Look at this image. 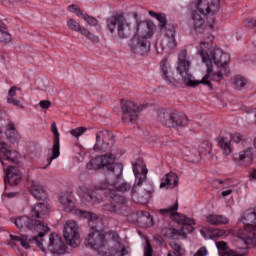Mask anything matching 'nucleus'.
Returning <instances> with one entry per match:
<instances>
[{
    "label": "nucleus",
    "mask_w": 256,
    "mask_h": 256,
    "mask_svg": "<svg viewBox=\"0 0 256 256\" xmlns=\"http://www.w3.org/2000/svg\"><path fill=\"white\" fill-rule=\"evenodd\" d=\"M30 193L39 201H44V199H47V192L45 191V188L39 184V182L32 183Z\"/></svg>",
    "instance_id": "c85d7f7f"
},
{
    "label": "nucleus",
    "mask_w": 256,
    "mask_h": 256,
    "mask_svg": "<svg viewBox=\"0 0 256 256\" xmlns=\"http://www.w3.org/2000/svg\"><path fill=\"white\" fill-rule=\"evenodd\" d=\"M216 246H217L219 253H225L228 250L227 243H225L224 241L217 242Z\"/></svg>",
    "instance_id": "a18cd8bd"
},
{
    "label": "nucleus",
    "mask_w": 256,
    "mask_h": 256,
    "mask_svg": "<svg viewBox=\"0 0 256 256\" xmlns=\"http://www.w3.org/2000/svg\"><path fill=\"white\" fill-rule=\"evenodd\" d=\"M79 193L87 203H90V205H99V203L103 202V196H101V193L97 190L93 191L87 186H80Z\"/></svg>",
    "instance_id": "412c9836"
},
{
    "label": "nucleus",
    "mask_w": 256,
    "mask_h": 256,
    "mask_svg": "<svg viewBox=\"0 0 256 256\" xmlns=\"http://www.w3.org/2000/svg\"><path fill=\"white\" fill-rule=\"evenodd\" d=\"M160 73L166 83H179L181 81V78H177L173 73V68L167 58L162 59L160 62Z\"/></svg>",
    "instance_id": "4be33fe9"
},
{
    "label": "nucleus",
    "mask_w": 256,
    "mask_h": 256,
    "mask_svg": "<svg viewBox=\"0 0 256 256\" xmlns=\"http://www.w3.org/2000/svg\"><path fill=\"white\" fill-rule=\"evenodd\" d=\"M59 203L62 205L66 213H74L77 217L81 219H90L95 221L97 219V214H93L81 209H75V202H73V196L69 192H62L59 196Z\"/></svg>",
    "instance_id": "9b49d317"
},
{
    "label": "nucleus",
    "mask_w": 256,
    "mask_h": 256,
    "mask_svg": "<svg viewBox=\"0 0 256 256\" xmlns=\"http://www.w3.org/2000/svg\"><path fill=\"white\" fill-rule=\"evenodd\" d=\"M219 256H245L244 253H239L232 249H228L225 252H219Z\"/></svg>",
    "instance_id": "37998d69"
},
{
    "label": "nucleus",
    "mask_w": 256,
    "mask_h": 256,
    "mask_svg": "<svg viewBox=\"0 0 256 256\" xmlns=\"http://www.w3.org/2000/svg\"><path fill=\"white\" fill-rule=\"evenodd\" d=\"M81 35L87 37V39H89V41H91L92 43H99V36L91 33V31L87 30V28L82 29Z\"/></svg>",
    "instance_id": "58836bf2"
},
{
    "label": "nucleus",
    "mask_w": 256,
    "mask_h": 256,
    "mask_svg": "<svg viewBox=\"0 0 256 256\" xmlns=\"http://www.w3.org/2000/svg\"><path fill=\"white\" fill-rule=\"evenodd\" d=\"M248 26L249 27H256V19H250L248 21Z\"/></svg>",
    "instance_id": "603ef678"
},
{
    "label": "nucleus",
    "mask_w": 256,
    "mask_h": 256,
    "mask_svg": "<svg viewBox=\"0 0 256 256\" xmlns=\"http://www.w3.org/2000/svg\"><path fill=\"white\" fill-rule=\"evenodd\" d=\"M4 171L7 174L8 183H10V185H19L21 179H23V174H21V171L14 166H8V168L4 169Z\"/></svg>",
    "instance_id": "393cba45"
},
{
    "label": "nucleus",
    "mask_w": 256,
    "mask_h": 256,
    "mask_svg": "<svg viewBox=\"0 0 256 256\" xmlns=\"http://www.w3.org/2000/svg\"><path fill=\"white\" fill-rule=\"evenodd\" d=\"M159 119L165 127L170 129L187 126V116L177 112V110L166 111L159 115Z\"/></svg>",
    "instance_id": "ddd939ff"
},
{
    "label": "nucleus",
    "mask_w": 256,
    "mask_h": 256,
    "mask_svg": "<svg viewBox=\"0 0 256 256\" xmlns=\"http://www.w3.org/2000/svg\"><path fill=\"white\" fill-rule=\"evenodd\" d=\"M196 9L201 15H215L221 9L220 0H196Z\"/></svg>",
    "instance_id": "dca6fc26"
},
{
    "label": "nucleus",
    "mask_w": 256,
    "mask_h": 256,
    "mask_svg": "<svg viewBox=\"0 0 256 256\" xmlns=\"http://www.w3.org/2000/svg\"><path fill=\"white\" fill-rule=\"evenodd\" d=\"M115 145V136L113 132L108 130H102L96 134V143L94 145V151H102L103 153L111 151Z\"/></svg>",
    "instance_id": "4468645a"
},
{
    "label": "nucleus",
    "mask_w": 256,
    "mask_h": 256,
    "mask_svg": "<svg viewBox=\"0 0 256 256\" xmlns=\"http://www.w3.org/2000/svg\"><path fill=\"white\" fill-rule=\"evenodd\" d=\"M133 173L135 175V183L131 191L132 200L134 203H139L140 205H147L149 199L153 197L155 189L153 185L148 184L143 186V183L147 181V166L142 158H138L136 161L132 162Z\"/></svg>",
    "instance_id": "39448f33"
},
{
    "label": "nucleus",
    "mask_w": 256,
    "mask_h": 256,
    "mask_svg": "<svg viewBox=\"0 0 256 256\" xmlns=\"http://www.w3.org/2000/svg\"><path fill=\"white\" fill-rule=\"evenodd\" d=\"M191 27L195 33H203L205 31V19L195 10L192 12Z\"/></svg>",
    "instance_id": "bb28decb"
},
{
    "label": "nucleus",
    "mask_w": 256,
    "mask_h": 256,
    "mask_svg": "<svg viewBox=\"0 0 256 256\" xmlns=\"http://www.w3.org/2000/svg\"><path fill=\"white\" fill-rule=\"evenodd\" d=\"M232 193H233V190L228 189V190L222 192V197H227V196L231 195Z\"/></svg>",
    "instance_id": "8fccbe9b"
},
{
    "label": "nucleus",
    "mask_w": 256,
    "mask_h": 256,
    "mask_svg": "<svg viewBox=\"0 0 256 256\" xmlns=\"http://www.w3.org/2000/svg\"><path fill=\"white\" fill-rule=\"evenodd\" d=\"M5 135L10 143H17L21 138L15 129V124L13 122L8 123Z\"/></svg>",
    "instance_id": "7c9ffc66"
},
{
    "label": "nucleus",
    "mask_w": 256,
    "mask_h": 256,
    "mask_svg": "<svg viewBox=\"0 0 256 256\" xmlns=\"http://www.w3.org/2000/svg\"><path fill=\"white\" fill-rule=\"evenodd\" d=\"M12 37L9 32H7V25L0 20V42L1 43H11Z\"/></svg>",
    "instance_id": "473e14b6"
},
{
    "label": "nucleus",
    "mask_w": 256,
    "mask_h": 256,
    "mask_svg": "<svg viewBox=\"0 0 256 256\" xmlns=\"http://www.w3.org/2000/svg\"><path fill=\"white\" fill-rule=\"evenodd\" d=\"M86 168L90 171H97L98 169L111 171L117 181H119V175L123 172V167L115 163V157L111 153L97 156L86 165Z\"/></svg>",
    "instance_id": "1a4fd4ad"
},
{
    "label": "nucleus",
    "mask_w": 256,
    "mask_h": 256,
    "mask_svg": "<svg viewBox=\"0 0 256 256\" xmlns=\"http://www.w3.org/2000/svg\"><path fill=\"white\" fill-rule=\"evenodd\" d=\"M215 37L208 34L205 41L200 42L198 53L203 63L207 65V74L201 79L196 80L191 71V59L186 49L180 50L178 60L176 62V71L180 75V79L186 87H197L198 85H207L211 87V81H223L230 73L229 61L231 56L223 52L220 48H213L209 52V45L213 43ZM210 79V80H209Z\"/></svg>",
    "instance_id": "f257e3e1"
},
{
    "label": "nucleus",
    "mask_w": 256,
    "mask_h": 256,
    "mask_svg": "<svg viewBox=\"0 0 256 256\" xmlns=\"http://www.w3.org/2000/svg\"><path fill=\"white\" fill-rule=\"evenodd\" d=\"M68 9L72 13H76V11L79 10V8L77 6H75V5L69 6Z\"/></svg>",
    "instance_id": "864d4df0"
},
{
    "label": "nucleus",
    "mask_w": 256,
    "mask_h": 256,
    "mask_svg": "<svg viewBox=\"0 0 256 256\" xmlns=\"http://www.w3.org/2000/svg\"><path fill=\"white\" fill-rule=\"evenodd\" d=\"M225 233H227V231L223 229H215L211 232V239H219L221 237H225Z\"/></svg>",
    "instance_id": "79ce46f5"
},
{
    "label": "nucleus",
    "mask_w": 256,
    "mask_h": 256,
    "mask_svg": "<svg viewBox=\"0 0 256 256\" xmlns=\"http://www.w3.org/2000/svg\"><path fill=\"white\" fill-rule=\"evenodd\" d=\"M231 141L234 143H241V141H245V136H243L241 133L231 134Z\"/></svg>",
    "instance_id": "c03bdc74"
},
{
    "label": "nucleus",
    "mask_w": 256,
    "mask_h": 256,
    "mask_svg": "<svg viewBox=\"0 0 256 256\" xmlns=\"http://www.w3.org/2000/svg\"><path fill=\"white\" fill-rule=\"evenodd\" d=\"M11 223H14L18 229H24V231H39L38 236H35L33 238H28L25 235L22 236H15L13 234L10 235L11 241H16L17 243H20V245L24 249H30L31 241H35L37 247L41 249L43 253L47 251V248L45 247V233H49V227L43 223L41 220H33L28 216H20L17 218H11Z\"/></svg>",
    "instance_id": "7ed1b4c3"
},
{
    "label": "nucleus",
    "mask_w": 256,
    "mask_h": 256,
    "mask_svg": "<svg viewBox=\"0 0 256 256\" xmlns=\"http://www.w3.org/2000/svg\"><path fill=\"white\" fill-rule=\"evenodd\" d=\"M77 15V17H81L83 19V16H86L87 14H84L83 11H81L80 8H78V10L75 13Z\"/></svg>",
    "instance_id": "3c124183"
},
{
    "label": "nucleus",
    "mask_w": 256,
    "mask_h": 256,
    "mask_svg": "<svg viewBox=\"0 0 256 256\" xmlns=\"http://www.w3.org/2000/svg\"><path fill=\"white\" fill-rule=\"evenodd\" d=\"M21 101H23V90L20 87L12 86L8 91L7 103L23 109Z\"/></svg>",
    "instance_id": "5701e85b"
},
{
    "label": "nucleus",
    "mask_w": 256,
    "mask_h": 256,
    "mask_svg": "<svg viewBox=\"0 0 256 256\" xmlns=\"http://www.w3.org/2000/svg\"><path fill=\"white\" fill-rule=\"evenodd\" d=\"M51 132L54 135L52 147L49 150L47 156V165H51L53 160L57 159L61 155V142L59 139V130L57 129V124L53 122L51 124Z\"/></svg>",
    "instance_id": "f3484780"
},
{
    "label": "nucleus",
    "mask_w": 256,
    "mask_h": 256,
    "mask_svg": "<svg viewBox=\"0 0 256 256\" xmlns=\"http://www.w3.org/2000/svg\"><path fill=\"white\" fill-rule=\"evenodd\" d=\"M83 19L84 21H86L87 25H90L91 27H97V25L99 24L97 18L89 16L88 14H86V16H83Z\"/></svg>",
    "instance_id": "a19ab883"
},
{
    "label": "nucleus",
    "mask_w": 256,
    "mask_h": 256,
    "mask_svg": "<svg viewBox=\"0 0 256 256\" xmlns=\"http://www.w3.org/2000/svg\"><path fill=\"white\" fill-rule=\"evenodd\" d=\"M167 256H173V253H168V255Z\"/></svg>",
    "instance_id": "4d7b16f0"
},
{
    "label": "nucleus",
    "mask_w": 256,
    "mask_h": 256,
    "mask_svg": "<svg viewBox=\"0 0 256 256\" xmlns=\"http://www.w3.org/2000/svg\"><path fill=\"white\" fill-rule=\"evenodd\" d=\"M170 247L173 249V252H169V253H172L173 256L185 255V249L181 247V245L177 244V242H172L170 244Z\"/></svg>",
    "instance_id": "4c0bfd02"
},
{
    "label": "nucleus",
    "mask_w": 256,
    "mask_h": 256,
    "mask_svg": "<svg viewBox=\"0 0 256 256\" xmlns=\"http://www.w3.org/2000/svg\"><path fill=\"white\" fill-rule=\"evenodd\" d=\"M217 183H219V185H223V180H217Z\"/></svg>",
    "instance_id": "6e6d98bb"
},
{
    "label": "nucleus",
    "mask_w": 256,
    "mask_h": 256,
    "mask_svg": "<svg viewBox=\"0 0 256 256\" xmlns=\"http://www.w3.org/2000/svg\"><path fill=\"white\" fill-rule=\"evenodd\" d=\"M194 256H207V248L206 247H201L195 254Z\"/></svg>",
    "instance_id": "de8ad7c7"
},
{
    "label": "nucleus",
    "mask_w": 256,
    "mask_h": 256,
    "mask_svg": "<svg viewBox=\"0 0 256 256\" xmlns=\"http://www.w3.org/2000/svg\"><path fill=\"white\" fill-rule=\"evenodd\" d=\"M67 25H68V29H70V31H75L76 33H79L81 35V31H83V29H86L85 27H81V24H79V22H77L75 19H69L67 21Z\"/></svg>",
    "instance_id": "e433bc0d"
},
{
    "label": "nucleus",
    "mask_w": 256,
    "mask_h": 256,
    "mask_svg": "<svg viewBox=\"0 0 256 256\" xmlns=\"http://www.w3.org/2000/svg\"><path fill=\"white\" fill-rule=\"evenodd\" d=\"M232 85H234L235 89H238V91H241V89L245 88L247 85V79L243 76H234L232 78Z\"/></svg>",
    "instance_id": "f704fd0d"
},
{
    "label": "nucleus",
    "mask_w": 256,
    "mask_h": 256,
    "mask_svg": "<svg viewBox=\"0 0 256 256\" xmlns=\"http://www.w3.org/2000/svg\"><path fill=\"white\" fill-rule=\"evenodd\" d=\"M31 217H35L36 219H45L47 215H49V204L47 203H38L32 206Z\"/></svg>",
    "instance_id": "b1692460"
},
{
    "label": "nucleus",
    "mask_w": 256,
    "mask_h": 256,
    "mask_svg": "<svg viewBox=\"0 0 256 256\" xmlns=\"http://www.w3.org/2000/svg\"><path fill=\"white\" fill-rule=\"evenodd\" d=\"M219 147H221L224 155H231L232 153V148H231V140L221 137L220 140L218 141Z\"/></svg>",
    "instance_id": "72a5a7b5"
},
{
    "label": "nucleus",
    "mask_w": 256,
    "mask_h": 256,
    "mask_svg": "<svg viewBox=\"0 0 256 256\" xmlns=\"http://www.w3.org/2000/svg\"><path fill=\"white\" fill-rule=\"evenodd\" d=\"M252 179H256V170H253L251 173Z\"/></svg>",
    "instance_id": "5fc2aeb1"
},
{
    "label": "nucleus",
    "mask_w": 256,
    "mask_h": 256,
    "mask_svg": "<svg viewBox=\"0 0 256 256\" xmlns=\"http://www.w3.org/2000/svg\"><path fill=\"white\" fill-rule=\"evenodd\" d=\"M164 43L169 49H175V47H177V40H175V26L171 24L168 25L165 32Z\"/></svg>",
    "instance_id": "cd10ccee"
},
{
    "label": "nucleus",
    "mask_w": 256,
    "mask_h": 256,
    "mask_svg": "<svg viewBox=\"0 0 256 256\" xmlns=\"http://www.w3.org/2000/svg\"><path fill=\"white\" fill-rule=\"evenodd\" d=\"M86 247L94 249L99 255L125 256V246L117 232L105 233L92 228L84 241Z\"/></svg>",
    "instance_id": "f03ea898"
},
{
    "label": "nucleus",
    "mask_w": 256,
    "mask_h": 256,
    "mask_svg": "<svg viewBox=\"0 0 256 256\" xmlns=\"http://www.w3.org/2000/svg\"><path fill=\"white\" fill-rule=\"evenodd\" d=\"M106 25L110 33H115L116 29L120 39L131 37V23L121 14L110 16L106 21Z\"/></svg>",
    "instance_id": "9d476101"
},
{
    "label": "nucleus",
    "mask_w": 256,
    "mask_h": 256,
    "mask_svg": "<svg viewBox=\"0 0 256 256\" xmlns=\"http://www.w3.org/2000/svg\"><path fill=\"white\" fill-rule=\"evenodd\" d=\"M63 235L66 243H68L70 247H77L79 243H81L79 236V224L73 220L65 223Z\"/></svg>",
    "instance_id": "2eb2a0df"
},
{
    "label": "nucleus",
    "mask_w": 256,
    "mask_h": 256,
    "mask_svg": "<svg viewBox=\"0 0 256 256\" xmlns=\"http://www.w3.org/2000/svg\"><path fill=\"white\" fill-rule=\"evenodd\" d=\"M153 37V31L148 23L140 22L137 25V34L130 41V49L136 55H147L151 49L149 38Z\"/></svg>",
    "instance_id": "6e6552de"
},
{
    "label": "nucleus",
    "mask_w": 256,
    "mask_h": 256,
    "mask_svg": "<svg viewBox=\"0 0 256 256\" xmlns=\"http://www.w3.org/2000/svg\"><path fill=\"white\" fill-rule=\"evenodd\" d=\"M144 256H153V247L151 244L147 243V248L144 251Z\"/></svg>",
    "instance_id": "09e8293b"
},
{
    "label": "nucleus",
    "mask_w": 256,
    "mask_h": 256,
    "mask_svg": "<svg viewBox=\"0 0 256 256\" xmlns=\"http://www.w3.org/2000/svg\"><path fill=\"white\" fill-rule=\"evenodd\" d=\"M242 223L244 229L237 231L238 249H249V245H256V208L244 212Z\"/></svg>",
    "instance_id": "0eeeda50"
},
{
    "label": "nucleus",
    "mask_w": 256,
    "mask_h": 256,
    "mask_svg": "<svg viewBox=\"0 0 256 256\" xmlns=\"http://www.w3.org/2000/svg\"><path fill=\"white\" fill-rule=\"evenodd\" d=\"M179 185V176L173 172L167 173L160 183V189L169 186V189H175Z\"/></svg>",
    "instance_id": "a878e982"
},
{
    "label": "nucleus",
    "mask_w": 256,
    "mask_h": 256,
    "mask_svg": "<svg viewBox=\"0 0 256 256\" xmlns=\"http://www.w3.org/2000/svg\"><path fill=\"white\" fill-rule=\"evenodd\" d=\"M100 189L106 191V199L108 200V203L102 206L103 211L125 215V211H127V199L119 193L129 191L131 184L125 181L111 183L109 180H105L101 183Z\"/></svg>",
    "instance_id": "20e7f679"
},
{
    "label": "nucleus",
    "mask_w": 256,
    "mask_h": 256,
    "mask_svg": "<svg viewBox=\"0 0 256 256\" xmlns=\"http://www.w3.org/2000/svg\"><path fill=\"white\" fill-rule=\"evenodd\" d=\"M148 13H149L150 17H154V19H157V21H159L161 31H163V29H165V31H167V28L169 26H167V16L165 14L157 13L153 10H150Z\"/></svg>",
    "instance_id": "2f4dec72"
},
{
    "label": "nucleus",
    "mask_w": 256,
    "mask_h": 256,
    "mask_svg": "<svg viewBox=\"0 0 256 256\" xmlns=\"http://www.w3.org/2000/svg\"><path fill=\"white\" fill-rule=\"evenodd\" d=\"M179 209V204L176 202L172 207L160 209L162 215H170L174 217L175 221L179 225H182L181 229L175 228H164L162 229V235L167 237V239H179V236L186 237L187 234L193 233V225H195V220L187 218V216L177 213Z\"/></svg>",
    "instance_id": "423d86ee"
},
{
    "label": "nucleus",
    "mask_w": 256,
    "mask_h": 256,
    "mask_svg": "<svg viewBox=\"0 0 256 256\" xmlns=\"http://www.w3.org/2000/svg\"><path fill=\"white\" fill-rule=\"evenodd\" d=\"M121 109L123 123L133 125L139 120V113L145 109V106L138 105L131 100H124L122 101Z\"/></svg>",
    "instance_id": "f8f14e48"
},
{
    "label": "nucleus",
    "mask_w": 256,
    "mask_h": 256,
    "mask_svg": "<svg viewBox=\"0 0 256 256\" xmlns=\"http://www.w3.org/2000/svg\"><path fill=\"white\" fill-rule=\"evenodd\" d=\"M0 135H3V130L0 127ZM17 151L12 150L7 146V143L0 139V162L5 167L7 163H15L17 161ZM7 161V163H5Z\"/></svg>",
    "instance_id": "6ab92c4d"
},
{
    "label": "nucleus",
    "mask_w": 256,
    "mask_h": 256,
    "mask_svg": "<svg viewBox=\"0 0 256 256\" xmlns=\"http://www.w3.org/2000/svg\"><path fill=\"white\" fill-rule=\"evenodd\" d=\"M86 132H87V128L81 126L76 129H72L70 131V134L72 135V137H76L78 139V137H81V135H84Z\"/></svg>",
    "instance_id": "ea45409f"
},
{
    "label": "nucleus",
    "mask_w": 256,
    "mask_h": 256,
    "mask_svg": "<svg viewBox=\"0 0 256 256\" xmlns=\"http://www.w3.org/2000/svg\"><path fill=\"white\" fill-rule=\"evenodd\" d=\"M212 147H213V144H211L209 140H205L201 142V144L199 145L198 152L200 154L204 153V155H210Z\"/></svg>",
    "instance_id": "c9c22d12"
},
{
    "label": "nucleus",
    "mask_w": 256,
    "mask_h": 256,
    "mask_svg": "<svg viewBox=\"0 0 256 256\" xmlns=\"http://www.w3.org/2000/svg\"><path fill=\"white\" fill-rule=\"evenodd\" d=\"M206 221L209 225H227V223H229V218L224 215L210 214L206 217Z\"/></svg>",
    "instance_id": "c756f323"
},
{
    "label": "nucleus",
    "mask_w": 256,
    "mask_h": 256,
    "mask_svg": "<svg viewBox=\"0 0 256 256\" xmlns=\"http://www.w3.org/2000/svg\"><path fill=\"white\" fill-rule=\"evenodd\" d=\"M232 159L239 167H250L253 165V148H247L234 154Z\"/></svg>",
    "instance_id": "aec40b11"
},
{
    "label": "nucleus",
    "mask_w": 256,
    "mask_h": 256,
    "mask_svg": "<svg viewBox=\"0 0 256 256\" xmlns=\"http://www.w3.org/2000/svg\"><path fill=\"white\" fill-rule=\"evenodd\" d=\"M39 107H41V109H49L51 107V101L42 100L39 102Z\"/></svg>",
    "instance_id": "49530a36"
},
{
    "label": "nucleus",
    "mask_w": 256,
    "mask_h": 256,
    "mask_svg": "<svg viewBox=\"0 0 256 256\" xmlns=\"http://www.w3.org/2000/svg\"><path fill=\"white\" fill-rule=\"evenodd\" d=\"M46 247L50 253L54 255H65L67 251V246L65 242H63V238L58 234H51L49 236V241L46 244Z\"/></svg>",
    "instance_id": "a211bd4d"
}]
</instances>
